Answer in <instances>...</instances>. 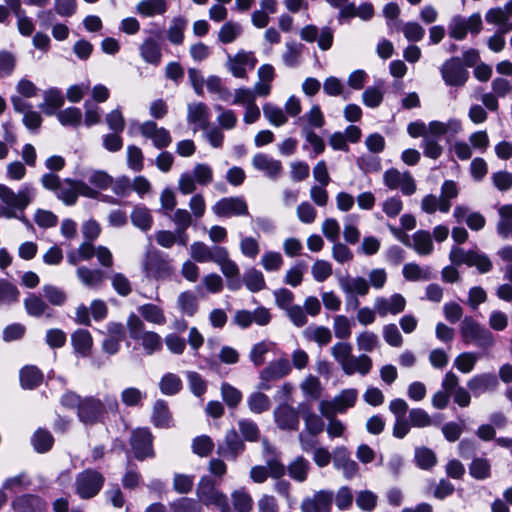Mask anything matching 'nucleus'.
Returning <instances> with one entry per match:
<instances>
[{"label": "nucleus", "instance_id": "nucleus-1", "mask_svg": "<svg viewBox=\"0 0 512 512\" xmlns=\"http://www.w3.org/2000/svg\"><path fill=\"white\" fill-rule=\"evenodd\" d=\"M60 403L67 409H76L77 417L86 426L103 423L108 413L117 414L119 403L114 395L107 394L103 400L96 396L81 397L68 391L62 395Z\"/></svg>", "mask_w": 512, "mask_h": 512}, {"label": "nucleus", "instance_id": "nucleus-2", "mask_svg": "<svg viewBox=\"0 0 512 512\" xmlns=\"http://www.w3.org/2000/svg\"><path fill=\"white\" fill-rule=\"evenodd\" d=\"M512 0H509L504 7L489 9L485 14V20L489 24L498 26L497 32L488 39V47L494 52H500L505 47L503 35L512 31Z\"/></svg>", "mask_w": 512, "mask_h": 512}, {"label": "nucleus", "instance_id": "nucleus-3", "mask_svg": "<svg viewBox=\"0 0 512 512\" xmlns=\"http://www.w3.org/2000/svg\"><path fill=\"white\" fill-rule=\"evenodd\" d=\"M34 196L35 190L29 184L23 185L17 193L8 186L0 184V217H17L16 211L23 212Z\"/></svg>", "mask_w": 512, "mask_h": 512}, {"label": "nucleus", "instance_id": "nucleus-4", "mask_svg": "<svg viewBox=\"0 0 512 512\" xmlns=\"http://www.w3.org/2000/svg\"><path fill=\"white\" fill-rule=\"evenodd\" d=\"M220 484L210 475L202 476L196 486L198 501L206 507H216L219 512H232L227 495L219 488Z\"/></svg>", "mask_w": 512, "mask_h": 512}, {"label": "nucleus", "instance_id": "nucleus-5", "mask_svg": "<svg viewBox=\"0 0 512 512\" xmlns=\"http://www.w3.org/2000/svg\"><path fill=\"white\" fill-rule=\"evenodd\" d=\"M126 325L130 338L139 342L147 355H153L162 350V337L154 331L145 330L144 322L136 314L131 313L128 316Z\"/></svg>", "mask_w": 512, "mask_h": 512}, {"label": "nucleus", "instance_id": "nucleus-6", "mask_svg": "<svg viewBox=\"0 0 512 512\" xmlns=\"http://www.w3.org/2000/svg\"><path fill=\"white\" fill-rule=\"evenodd\" d=\"M142 268L145 276L154 280L169 279L175 272V268L169 256L157 249L146 251Z\"/></svg>", "mask_w": 512, "mask_h": 512}, {"label": "nucleus", "instance_id": "nucleus-7", "mask_svg": "<svg viewBox=\"0 0 512 512\" xmlns=\"http://www.w3.org/2000/svg\"><path fill=\"white\" fill-rule=\"evenodd\" d=\"M459 333L465 344H475L483 349H489L495 344L492 332L471 316H466L461 321Z\"/></svg>", "mask_w": 512, "mask_h": 512}, {"label": "nucleus", "instance_id": "nucleus-8", "mask_svg": "<svg viewBox=\"0 0 512 512\" xmlns=\"http://www.w3.org/2000/svg\"><path fill=\"white\" fill-rule=\"evenodd\" d=\"M105 483L104 475L96 469L87 468L75 477V493L83 500H89L99 494Z\"/></svg>", "mask_w": 512, "mask_h": 512}, {"label": "nucleus", "instance_id": "nucleus-9", "mask_svg": "<svg viewBox=\"0 0 512 512\" xmlns=\"http://www.w3.org/2000/svg\"><path fill=\"white\" fill-rule=\"evenodd\" d=\"M79 195L88 198H96L98 192L84 181L73 180L70 178H66L62 181L60 188H58V191L56 192L57 198L68 206L74 205L77 202Z\"/></svg>", "mask_w": 512, "mask_h": 512}, {"label": "nucleus", "instance_id": "nucleus-10", "mask_svg": "<svg viewBox=\"0 0 512 512\" xmlns=\"http://www.w3.org/2000/svg\"><path fill=\"white\" fill-rule=\"evenodd\" d=\"M482 27V18L479 13H474L468 18L456 15L449 22L448 34L455 40H463L468 32L471 34L480 33Z\"/></svg>", "mask_w": 512, "mask_h": 512}, {"label": "nucleus", "instance_id": "nucleus-11", "mask_svg": "<svg viewBox=\"0 0 512 512\" xmlns=\"http://www.w3.org/2000/svg\"><path fill=\"white\" fill-rule=\"evenodd\" d=\"M291 372V365L286 358H279L270 362L264 369L261 370L259 375V383L257 388L259 390H270L272 383L278 381Z\"/></svg>", "mask_w": 512, "mask_h": 512}, {"label": "nucleus", "instance_id": "nucleus-12", "mask_svg": "<svg viewBox=\"0 0 512 512\" xmlns=\"http://www.w3.org/2000/svg\"><path fill=\"white\" fill-rule=\"evenodd\" d=\"M443 81L448 86L462 87L469 78V72L464 67L460 57L447 59L440 68Z\"/></svg>", "mask_w": 512, "mask_h": 512}, {"label": "nucleus", "instance_id": "nucleus-13", "mask_svg": "<svg viewBox=\"0 0 512 512\" xmlns=\"http://www.w3.org/2000/svg\"><path fill=\"white\" fill-rule=\"evenodd\" d=\"M153 439L154 437L148 428H137L132 431L130 446L137 460L143 461L155 456Z\"/></svg>", "mask_w": 512, "mask_h": 512}, {"label": "nucleus", "instance_id": "nucleus-14", "mask_svg": "<svg viewBox=\"0 0 512 512\" xmlns=\"http://www.w3.org/2000/svg\"><path fill=\"white\" fill-rule=\"evenodd\" d=\"M211 210L217 217L249 216L248 204L242 196L221 198L211 207Z\"/></svg>", "mask_w": 512, "mask_h": 512}, {"label": "nucleus", "instance_id": "nucleus-15", "mask_svg": "<svg viewBox=\"0 0 512 512\" xmlns=\"http://www.w3.org/2000/svg\"><path fill=\"white\" fill-rule=\"evenodd\" d=\"M301 40L313 43L317 41L318 47L322 51L329 50L334 41V30L329 26H324L319 29L316 25L308 24L300 30Z\"/></svg>", "mask_w": 512, "mask_h": 512}, {"label": "nucleus", "instance_id": "nucleus-16", "mask_svg": "<svg viewBox=\"0 0 512 512\" xmlns=\"http://www.w3.org/2000/svg\"><path fill=\"white\" fill-rule=\"evenodd\" d=\"M383 182L389 189H400L402 194L406 196L416 192V183L408 171L401 173L395 168H390L384 172Z\"/></svg>", "mask_w": 512, "mask_h": 512}, {"label": "nucleus", "instance_id": "nucleus-17", "mask_svg": "<svg viewBox=\"0 0 512 512\" xmlns=\"http://www.w3.org/2000/svg\"><path fill=\"white\" fill-rule=\"evenodd\" d=\"M286 474L285 465L278 457L266 461V466L257 465L250 469V479L257 484L264 483L268 477L280 479Z\"/></svg>", "mask_w": 512, "mask_h": 512}, {"label": "nucleus", "instance_id": "nucleus-18", "mask_svg": "<svg viewBox=\"0 0 512 512\" xmlns=\"http://www.w3.org/2000/svg\"><path fill=\"white\" fill-rule=\"evenodd\" d=\"M140 134L147 139H150L157 149H165L172 143V137L164 127H158L157 123L149 120L143 122L139 126Z\"/></svg>", "mask_w": 512, "mask_h": 512}, {"label": "nucleus", "instance_id": "nucleus-19", "mask_svg": "<svg viewBox=\"0 0 512 512\" xmlns=\"http://www.w3.org/2000/svg\"><path fill=\"white\" fill-rule=\"evenodd\" d=\"M334 493L330 490H320L311 497H306L300 504L301 512H330Z\"/></svg>", "mask_w": 512, "mask_h": 512}, {"label": "nucleus", "instance_id": "nucleus-20", "mask_svg": "<svg viewBox=\"0 0 512 512\" xmlns=\"http://www.w3.org/2000/svg\"><path fill=\"white\" fill-rule=\"evenodd\" d=\"M252 166L272 180L279 178L283 172L281 161L264 153H257L253 156Z\"/></svg>", "mask_w": 512, "mask_h": 512}, {"label": "nucleus", "instance_id": "nucleus-21", "mask_svg": "<svg viewBox=\"0 0 512 512\" xmlns=\"http://www.w3.org/2000/svg\"><path fill=\"white\" fill-rule=\"evenodd\" d=\"M467 387L475 397H479L485 393L495 392L499 387V381L492 373H481L473 376L467 382Z\"/></svg>", "mask_w": 512, "mask_h": 512}, {"label": "nucleus", "instance_id": "nucleus-22", "mask_svg": "<svg viewBox=\"0 0 512 512\" xmlns=\"http://www.w3.org/2000/svg\"><path fill=\"white\" fill-rule=\"evenodd\" d=\"M406 307L405 298L395 293L389 298L377 297L374 303V309L380 317H385L388 314L397 315L404 311Z\"/></svg>", "mask_w": 512, "mask_h": 512}, {"label": "nucleus", "instance_id": "nucleus-23", "mask_svg": "<svg viewBox=\"0 0 512 512\" xmlns=\"http://www.w3.org/2000/svg\"><path fill=\"white\" fill-rule=\"evenodd\" d=\"M333 464L336 469L343 471L346 479L353 478L359 470L357 462L351 459L350 452L344 446L333 451Z\"/></svg>", "mask_w": 512, "mask_h": 512}, {"label": "nucleus", "instance_id": "nucleus-24", "mask_svg": "<svg viewBox=\"0 0 512 512\" xmlns=\"http://www.w3.org/2000/svg\"><path fill=\"white\" fill-rule=\"evenodd\" d=\"M225 247H209L204 242L196 241L190 246V255L193 260L199 263L216 262L221 259V253Z\"/></svg>", "mask_w": 512, "mask_h": 512}, {"label": "nucleus", "instance_id": "nucleus-25", "mask_svg": "<svg viewBox=\"0 0 512 512\" xmlns=\"http://www.w3.org/2000/svg\"><path fill=\"white\" fill-rule=\"evenodd\" d=\"M245 445L236 430H229L225 439L218 445L217 453L223 457L235 460L244 451Z\"/></svg>", "mask_w": 512, "mask_h": 512}, {"label": "nucleus", "instance_id": "nucleus-26", "mask_svg": "<svg viewBox=\"0 0 512 512\" xmlns=\"http://www.w3.org/2000/svg\"><path fill=\"white\" fill-rule=\"evenodd\" d=\"M274 418L277 426L282 430H297L299 426L298 412L289 404H280L274 410Z\"/></svg>", "mask_w": 512, "mask_h": 512}, {"label": "nucleus", "instance_id": "nucleus-27", "mask_svg": "<svg viewBox=\"0 0 512 512\" xmlns=\"http://www.w3.org/2000/svg\"><path fill=\"white\" fill-rule=\"evenodd\" d=\"M401 242L408 247H412L419 255H429L434 250L432 237L430 232L426 230H418L412 235V243L409 237L405 235V239H401Z\"/></svg>", "mask_w": 512, "mask_h": 512}, {"label": "nucleus", "instance_id": "nucleus-28", "mask_svg": "<svg viewBox=\"0 0 512 512\" xmlns=\"http://www.w3.org/2000/svg\"><path fill=\"white\" fill-rule=\"evenodd\" d=\"M139 54L144 62L158 66L162 61L161 44L154 37H147L139 46Z\"/></svg>", "mask_w": 512, "mask_h": 512}, {"label": "nucleus", "instance_id": "nucleus-29", "mask_svg": "<svg viewBox=\"0 0 512 512\" xmlns=\"http://www.w3.org/2000/svg\"><path fill=\"white\" fill-rule=\"evenodd\" d=\"M78 280L89 289H99L102 287L106 274L101 269H92L87 266H80L76 269Z\"/></svg>", "mask_w": 512, "mask_h": 512}, {"label": "nucleus", "instance_id": "nucleus-30", "mask_svg": "<svg viewBox=\"0 0 512 512\" xmlns=\"http://www.w3.org/2000/svg\"><path fill=\"white\" fill-rule=\"evenodd\" d=\"M339 286L344 294L366 296L369 293L370 285L364 277L344 276L338 279Z\"/></svg>", "mask_w": 512, "mask_h": 512}, {"label": "nucleus", "instance_id": "nucleus-31", "mask_svg": "<svg viewBox=\"0 0 512 512\" xmlns=\"http://www.w3.org/2000/svg\"><path fill=\"white\" fill-rule=\"evenodd\" d=\"M71 344L75 354L86 358L91 355L93 348V338L86 329H77L71 335Z\"/></svg>", "mask_w": 512, "mask_h": 512}, {"label": "nucleus", "instance_id": "nucleus-32", "mask_svg": "<svg viewBox=\"0 0 512 512\" xmlns=\"http://www.w3.org/2000/svg\"><path fill=\"white\" fill-rule=\"evenodd\" d=\"M23 305L26 313L35 318H40L42 316L51 317V309L47 302L40 296L35 293H29L27 297L23 301Z\"/></svg>", "mask_w": 512, "mask_h": 512}, {"label": "nucleus", "instance_id": "nucleus-33", "mask_svg": "<svg viewBox=\"0 0 512 512\" xmlns=\"http://www.w3.org/2000/svg\"><path fill=\"white\" fill-rule=\"evenodd\" d=\"M14 512H43L44 502L36 495L24 494L13 499L11 503Z\"/></svg>", "mask_w": 512, "mask_h": 512}, {"label": "nucleus", "instance_id": "nucleus-34", "mask_svg": "<svg viewBox=\"0 0 512 512\" xmlns=\"http://www.w3.org/2000/svg\"><path fill=\"white\" fill-rule=\"evenodd\" d=\"M44 101L39 105L41 111L46 115H54L64 104V96L57 88H50L43 94Z\"/></svg>", "mask_w": 512, "mask_h": 512}, {"label": "nucleus", "instance_id": "nucleus-35", "mask_svg": "<svg viewBox=\"0 0 512 512\" xmlns=\"http://www.w3.org/2000/svg\"><path fill=\"white\" fill-rule=\"evenodd\" d=\"M286 472L289 477L296 482L302 483L305 482L308 478L311 464L310 462L304 458L303 456H297L293 461H291L286 467Z\"/></svg>", "mask_w": 512, "mask_h": 512}, {"label": "nucleus", "instance_id": "nucleus-36", "mask_svg": "<svg viewBox=\"0 0 512 512\" xmlns=\"http://www.w3.org/2000/svg\"><path fill=\"white\" fill-rule=\"evenodd\" d=\"M305 46L296 41L285 43V50L282 53V61L286 67L296 68L300 65Z\"/></svg>", "mask_w": 512, "mask_h": 512}, {"label": "nucleus", "instance_id": "nucleus-37", "mask_svg": "<svg viewBox=\"0 0 512 512\" xmlns=\"http://www.w3.org/2000/svg\"><path fill=\"white\" fill-rule=\"evenodd\" d=\"M151 422L158 428H169L172 424V415L166 401L157 400L152 409Z\"/></svg>", "mask_w": 512, "mask_h": 512}, {"label": "nucleus", "instance_id": "nucleus-38", "mask_svg": "<svg viewBox=\"0 0 512 512\" xmlns=\"http://www.w3.org/2000/svg\"><path fill=\"white\" fill-rule=\"evenodd\" d=\"M43 379L42 371L34 365H27L20 370V383L24 389H35L42 384Z\"/></svg>", "mask_w": 512, "mask_h": 512}, {"label": "nucleus", "instance_id": "nucleus-39", "mask_svg": "<svg viewBox=\"0 0 512 512\" xmlns=\"http://www.w3.org/2000/svg\"><path fill=\"white\" fill-rule=\"evenodd\" d=\"M166 0H141L136 6V12L143 17H154L167 12Z\"/></svg>", "mask_w": 512, "mask_h": 512}, {"label": "nucleus", "instance_id": "nucleus-40", "mask_svg": "<svg viewBox=\"0 0 512 512\" xmlns=\"http://www.w3.org/2000/svg\"><path fill=\"white\" fill-rule=\"evenodd\" d=\"M231 502L236 512H251L254 507V501L245 487H240L231 492Z\"/></svg>", "mask_w": 512, "mask_h": 512}, {"label": "nucleus", "instance_id": "nucleus-41", "mask_svg": "<svg viewBox=\"0 0 512 512\" xmlns=\"http://www.w3.org/2000/svg\"><path fill=\"white\" fill-rule=\"evenodd\" d=\"M187 121L198 125L199 129H206L209 122V110L204 103L188 106Z\"/></svg>", "mask_w": 512, "mask_h": 512}, {"label": "nucleus", "instance_id": "nucleus-42", "mask_svg": "<svg viewBox=\"0 0 512 512\" xmlns=\"http://www.w3.org/2000/svg\"><path fill=\"white\" fill-rule=\"evenodd\" d=\"M384 82L379 80L374 86H370L362 93V101L369 108H377L381 105L384 97Z\"/></svg>", "mask_w": 512, "mask_h": 512}, {"label": "nucleus", "instance_id": "nucleus-43", "mask_svg": "<svg viewBox=\"0 0 512 512\" xmlns=\"http://www.w3.org/2000/svg\"><path fill=\"white\" fill-rule=\"evenodd\" d=\"M373 367V362L370 356L361 354L359 356H352L348 366L344 370L346 375H353L359 373L362 376L370 373Z\"/></svg>", "mask_w": 512, "mask_h": 512}, {"label": "nucleus", "instance_id": "nucleus-44", "mask_svg": "<svg viewBox=\"0 0 512 512\" xmlns=\"http://www.w3.org/2000/svg\"><path fill=\"white\" fill-rule=\"evenodd\" d=\"M428 135L435 138L447 133H458L461 129V122L457 119H449L447 122L431 121L428 126Z\"/></svg>", "mask_w": 512, "mask_h": 512}, {"label": "nucleus", "instance_id": "nucleus-45", "mask_svg": "<svg viewBox=\"0 0 512 512\" xmlns=\"http://www.w3.org/2000/svg\"><path fill=\"white\" fill-rule=\"evenodd\" d=\"M183 388V382L179 375L168 372L164 374L159 381V389L162 394L174 396Z\"/></svg>", "mask_w": 512, "mask_h": 512}, {"label": "nucleus", "instance_id": "nucleus-46", "mask_svg": "<svg viewBox=\"0 0 512 512\" xmlns=\"http://www.w3.org/2000/svg\"><path fill=\"white\" fill-rule=\"evenodd\" d=\"M303 336L307 341L316 342L319 346H325L332 340V333L325 326H309L303 331Z\"/></svg>", "mask_w": 512, "mask_h": 512}, {"label": "nucleus", "instance_id": "nucleus-47", "mask_svg": "<svg viewBox=\"0 0 512 512\" xmlns=\"http://www.w3.org/2000/svg\"><path fill=\"white\" fill-rule=\"evenodd\" d=\"M187 27V20L182 17H174L167 30V39L173 45H181L184 42V32Z\"/></svg>", "mask_w": 512, "mask_h": 512}, {"label": "nucleus", "instance_id": "nucleus-48", "mask_svg": "<svg viewBox=\"0 0 512 512\" xmlns=\"http://www.w3.org/2000/svg\"><path fill=\"white\" fill-rule=\"evenodd\" d=\"M262 391L258 389V391L251 393L247 398V406L254 414L267 412L271 408L270 398Z\"/></svg>", "mask_w": 512, "mask_h": 512}, {"label": "nucleus", "instance_id": "nucleus-49", "mask_svg": "<svg viewBox=\"0 0 512 512\" xmlns=\"http://www.w3.org/2000/svg\"><path fill=\"white\" fill-rule=\"evenodd\" d=\"M499 221L496 229L502 238H508L512 231V204H505L498 208Z\"/></svg>", "mask_w": 512, "mask_h": 512}, {"label": "nucleus", "instance_id": "nucleus-50", "mask_svg": "<svg viewBox=\"0 0 512 512\" xmlns=\"http://www.w3.org/2000/svg\"><path fill=\"white\" fill-rule=\"evenodd\" d=\"M458 196L457 184L452 180H446L441 186L439 197V210L447 213L451 208V200Z\"/></svg>", "mask_w": 512, "mask_h": 512}, {"label": "nucleus", "instance_id": "nucleus-51", "mask_svg": "<svg viewBox=\"0 0 512 512\" xmlns=\"http://www.w3.org/2000/svg\"><path fill=\"white\" fill-rule=\"evenodd\" d=\"M469 474L476 480H485L491 476V463L485 457H474L469 465Z\"/></svg>", "mask_w": 512, "mask_h": 512}, {"label": "nucleus", "instance_id": "nucleus-52", "mask_svg": "<svg viewBox=\"0 0 512 512\" xmlns=\"http://www.w3.org/2000/svg\"><path fill=\"white\" fill-rule=\"evenodd\" d=\"M353 347L348 342H337L331 347V355L344 371L351 359Z\"/></svg>", "mask_w": 512, "mask_h": 512}, {"label": "nucleus", "instance_id": "nucleus-53", "mask_svg": "<svg viewBox=\"0 0 512 512\" xmlns=\"http://www.w3.org/2000/svg\"><path fill=\"white\" fill-rule=\"evenodd\" d=\"M131 222L142 231H148L153 224V217L146 207L137 206L131 213Z\"/></svg>", "mask_w": 512, "mask_h": 512}, {"label": "nucleus", "instance_id": "nucleus-54", "mask_svg": "<svg viewBox=\"0 0 512 512\" xmlns=\"http://www.w3.org/2000/svg\"><path fill=\"white\" fill-rule=\"evenodd\" d=\"M138 311L147 322L156 325H163L166 322V317L163 310L155 304L147 303L141 305L138 308Z\"/></svg>", "mask_w": 512, "mask_h": 512}, {"label": "nucleus", "instance_id": "nucleus-55", "mask_svg": "<svg viewBox=\"0 0 512 512\" xmlns=\"http://www.w3.org/2000/svg\"><path fill=\"white\" fill-rule=\"evenodd\" d=\"M403 276L408 281H427L431 279L429 267L422 268L416 263H407L403 266Z\"/></svg>", "mask_w": 512, "mask_h": 512}, {"label": "nucleus", "instance_id": "nucleus-56", "mask_svg": "<svg viewBox=\"0 0 512 512\" xmlns=\"http://www.w3.org/2000/svg\"><path fill=\"white\" fill-rule=\"evenodd\" d=\"M177 305L180 311L192 317L198 311V300L196 295L191 291H184L177 298Z\"/></svg>", "mask_w": 512, "mask_h": 512}, {"label": "nucleus", "instance_id": "nucleus-57", "mask_svg": "<svg viewBox=\"0 0 512 512\" xmlns=\"http://www.w3.org/2000/svg\"><path fill=\"white\" fill-rule=\"evenodd\" d=\"M31 442L38 453H45L52 448L54 438L48 430L39 428L32 436Z\"/></svg>", "mask_w": 512, "mask_h": 512}, {"label": "nucleus", "instance_id": "nucleus-58", "mask_svg": "<svg viewBox=\"0 0 512 512\" xmlns=\"http://www.w3.org/2000/svg\"><path fill=\"white\" fill-rule=\"evenodd\" d=\"M358 397V392L354 388L344 389L333 398L340 414L345 413L347 409L354 407Z\"/></svg>", "mask_w": 512, "mask_h": 512}, {"label": "nucleus", "instance_id": "nucleus-59", "mask_svg": "<svg viewBox=\"0 0 512 512\" xmlns=\"http://www.w3.org/2000/svg\"><path fill=\"white\" fill-rule=\"evenodd\" d=\"M300 388L305 397L311 400H318L321 397L322 386L319 378L316 376H307L300 384Z\"/></svg>", "mask_w": 512, "mask_h": 512}, {"label": "nucleus", "instance_id": "nucleus-60", "mask_svg": "<svg viewBox=\"0 0 512 512\" xmlns=\"http://www.w3.org/2000/svg\"><path fill=\"white\" fill-rule=\"evenodd\" d=\"M20 291L8 280H0V305H10L18 302Z\"/></svg>", "mask_w": 512, "mask_h": 512}, {"label": "nucleus", "instance_id": "nucleus-61", "mask_svg": "<svg viewBox=\"0 0 512 512\" xmlns=\"http://www.w3.org/2000/svg\"><path fill=\"white\" fill-rule=\"evenodd\" d=\"M242 33L239 23L228 21L219 30L218 39L223 44L234 42Z\"/></svg>", "mask_w": 512, "mask_h": 512}, {"label": "nucleus", "instance_id": "nucleus-62", "mask_svg": "<svg viewBox=\"0 0 512 512\" xmlns=\"http://www.w3.org/2000/svg\"><path fill=\"white\" fill-rule=\"evenodd\" d=\"M42 290L45 299L53 306H63L67 301V293L60 287L46 284Z\"/></svg>", "mask_w": 512, "mask_h": 512}, {"label": "nucleus", "instance_id": "nucleus-63", "mask_svg": "<svg viewBox=\"0 0 512 512\" xmlns=\"http://www.w3.org/2000/svg\"><path fill=\"white\" fill-rule=\"evenodd\" d=\"M59 122L64 126L77 127L82 122V112L79 108L69 107L56 114Z\"/></svg>", "mask_w": 512, "mask_h": 512}, {"label": "nucleus", "instance_id": "nucleus-64", "mask_svg": "<svg viewBox=\"0 0 512 512\" xmlns=\"http://www.w3.org/2000/svg\"><path fill=\"white\" fill-rule=\"evenodd\" d=\"M263 114L265 118L275 126H282L287 122V116L282 108L266 103L263 105Z\"/></svg>", "mask_w": 512, "mask_h": 512}]
</instances>
